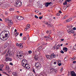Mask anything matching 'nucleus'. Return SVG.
I'll use <instances>...</instances> for the list:
<instances>
[{"label": "nucleus", "instance_id": "f257e3e1", "mask_svg": "<svg viewBox=\"0 0 76 76\" xmlns=\"http://www.w3.org/2000/svg\"><path fill=\"white\" fill-rule=\"evenodd\" d=\"M5 31H2L0 34V39L1 40L5 41L7 39L9 36L8 35V34L5 33Z\"/></svg>", "mask_w": 76, "mask_h": 76}, {"label": "nucleus", "instance_id": "f03ea898", "mask_svg": "<svg viewBox=\"0 0 76 76\" xmlns=\"http://www.w3.org/2000/svg\"><path fill=\"white\" fill-rule=\"evenodd\" d=\"M23 52L21 51L19 53V54H18L17 55V57L18 58H20V59H22L23 58Z\"/></svg>", "mask_w": 76, "mask_h": 76}, {"label": "nucleus", "instance_id": "7ed1b4c3", "mask_svg": "<svg viewBox=\"0 0 76 76\" xmlns=\"http://www.w3.org/2000/svg\"><path fill=\"white\" fill-rule=\"evenodd\" d=\"M22 3L19 0H18L14 4V6L15 7H20L22 6Z\"/></svg>", "mask_w": 76, "mask_h": 76}, {"label": "nucleus", "instance_id": "20e7f679", "mask_svg": "<svg viewBox=\"0 0 76 76\" xmlns=\"http://www.w3.org/2000/svg\"><path fill=\"white\" fill-rule=\"evenodd\" d=\"M35 66L36 69L38 70H40L41 67V64L38 62H36L35 63Z\"/></svg>", "mask_w": 76, "mask_h": 76}, {"label": "nucleus", "instance_id": "39448f33", "mask_svg": "<svg viewBox=\"0 0 76 76\" xmlns=\"http://www.w3.org/2000/svg\"><path fill=\"white\" fill-rule=\"evenodd\" d=\"M27 64V60H26L25 59H24L22 61L21 65L22 66H24L26 64Z\"/></svg>", "mask_w": 76, "mask_h": 76}, {"label": "nucleus", "instance_id": "423d86ee", "mask_svg": "<svg viewBox=\"0 0 76 76\" xmlns=\"http://www.w3.org/2000/svg\"><path fill=\"white\" fill-rule=\"evenodd\" d=\"M5 52H7V53L5 56V57H8V56H10L11 55V53H9V50L6 49L5 50Z\"/></svg>", "mask_w": 76, "mask_h": 76}, {"label": "nucleus", "instance_id": "0eeeda50", "mask_svg": "<svg viewBox=\"0 0 76 76\" xmlns=\"http://www.w3.org/2000/svg\"><path fill=\"white\" fill-rule=\"evenodd\" d=\"M23 66L24 68H26L27 69H29L30 68V66H29V65L28 64V63H27V64L25 65L24 66V65Z\"/></svg>", "mask_w": 76, "mask_h": 76}, {"label": "nucleus", "instance_id": "6e6552de", "mask_svg": "<svg viewBox=\"0 0 76 76\" xmlns=\"http://www.w3.org/2000/svg\"><path fill=\"white\" fill-rule=\"evenodd\" d=\"M67 32L69 34H74L75 31L71 29H68L67 30Z\"/></svg>", "mask_w": 76, "mask_h": 76}, {"label": "nucleus", "instance_id": "1a4fd4ad", "mask_svg": "<svg viewBox=\"0 0 76 76\" xmlns=\"http://www.w3.org/2000/svg\"><path fill=\"white\" fill-rule=\"evenodd\" d=\"M56 55L54 54V53H52L51 54L50 58L51 59V60H52V58H56Z\"/></svg>", "mask_w": 76, "mask_h": 76}, {"label": "nucleus", "instance_id": "9d476101", "mask_svg": "<svg viewBox=\"0 0 76 76\" xmlns=\"http://www.w3.org/2000/svg\"><path fill=\"white\" fill-rule=\"evenodd\" d=\"M12 60V59L10 58L7 57L5 58L6 61H11Z\"/></svg>", "mask_w": 76, "mask_h": 76}, {"label": "nucleus", "instance_id": "9b49d317", "mask_svg": "<svg viewBox=\"0 0 76 76\" xmlns=\"http://www.w3.org/2000/svg\"><path fill=\"white\" fill-rule=\"evenodd\" d=\"M71 76H76V74L74 71H71Z\"/></svg>", "mask_w": 76, "mask_h": 76}, {"label": "nucleus", "instance_id": "f8f14e48", "mask_svg": "<svg viewBox=\"0 0 76 76\" xmlns=\"http://www.w3.org/2000/svg\"><path fill=\"white\" fill-rule=\"evenodd\" d=\"M9 69H10V67H9V66L8 65H6L5 70H6L7 71H8V70H9Z\"/></svg>", "mask_w": 76, "mask_h": 76}, {"label": "nucleus", "instance_id": "ddd939ff", "mask_svg": "<svg viewBox=\"0 0 76 76\" xmlns=\"http://www.w3.org/2000/svg\"><path fill=\"white\" fill-rule=\"evenodd\" d=\"M38 58V56L36 55H35L34 56V60H37Z\"/></svg>", "mask_w": 76, "mask_h": 76}, {"label": "nucleus", "instance_id": "4468645a", "mask_svg": "<svg viewBox=\"0 0 76 76\" xmlns=\"http://www.w3.org/2000/svg\"><path fill=\"white\" fill-rule=\"evenodd\" d=\"M63 50L65 52H67V48L66 47H64L63 48Z\"/></svg>", "mask_w": 76, "mask_h": 76}, {"label": "nucleus", "instance_id": "2eb2a0df", "mask_svg": "<svg viewBox=\"0 0 76 76\" xmlns=\"http://www.w3.org/2000/svg\"><path fill=\"white\" fill-rule=\"evenodd\" d=\"M9 45V44L7 43H6L4 46V48H6V47H8Z\"/></svg>", "mask_w": 76, "mask_h": 76}, {"label": "nucleus", "instance_id": "dca6fc26", "mask_svg": "<svg viewBox=\"0 0 76 76\" xmlns=\"http://www.w3.org/2000/svg\"><path fill=\"white\" fill-rule=\"evenodd\" d=\"M51 4V3L50 2V3H46L45 4V6L46 7H48V5H49V4Z\"/></svg>", "mask_w": 76, "mask_h": 76}, {"label": "nucleus", "instance_id": "f3484780", "mask_svg": "<svg viewBox=\"0 0 76 76\" xmlns=\"http://www.w3.org/2000/svg\"><path fill=\"white\" fill-rule=\"evenodd\" d=\"M1 68H0V71H2V69H3V67H4V65H3V64L1 65Z\"/></svg>", "mask_w": 76, "mask_h": 76}, {"label": "nucleus", "instance_id": "a211bd4d", "mask_svg": "<svg viewBox=\"0 0 76 76\" xmlns=\"http://www.w3.org/2000/svg\"><path fill=\"white\" fill-rule=\"evenodd\" d=\"M46 58H47V59H49V60H51V57H50V58L49 55H46Z\"/></svg>", "mask_w": 76, "mask_h": 76}, {"label": "nucleus", "instance_id": "6ab92c4d", "mask_svg": "<svg viewBox=\"0 0 76 76\" xmlns=\"http://www.w3.org/2000/svg\"><path fill=\"white\" fill-rule=\"evenodd\" d=\"M8 22L10 23H11V24H13V22L12 21V20H8Z\"/></svg>", "mask_w": 76, "mask_h": 76}, {"label": "nucleus", "instance_id": "aec40b11", "mask_svg": "<svg viewBox=\"0 0 76 76\" xmlns=\"http://www.w3.org/2000/svg\"><path fill=\"white\" fill-rule=\"evenodd\" d=\"M47 39H50L51 40H52L53 39L52 38L50 37V36L49 35L48 37H47Z\"/></svg>", "mask_w": 76, "mask_h": 76}, {"label": "nucleus", "instance_id": "412c9836", "mask_svg": "<svg viewBox=\"0 0 76 76\" xmlns=\"http://www.w3.org/2000/svg\"><path fill=\"white\" fill-rule=\"evenodd\" d=\"M41 47H39V48H38L37 49V50L38 51H40L41 50Z\"/></svg>", "mask_w": 76, "mask_h": 76}, {"label": "nucleus", "instance_id": "4be33fe9", "mask_svg": "<svg viewBox=\"0 0 76 76\" xmlns=\"http://www.w3.org/2000/svg\"><path fill=\"white\" fill-rule=\"evenodd\" d=\"M71 20H72V18H70L66 20V22H70V21H71Z\"/></svg>", "mask_w": 76, "mask_h": 76}, {"label": "nucleus", "instance_id": "5701e85b", "mask_svg": "<svg viewBox=\"0 0 76 76\" xmlns=\"http://www.w3.org/2000/svg\"><path fill=\"white\" fill-rule=\"evenodd\" d=\"M72 25H69L68 26L67 28H69V29H70L71 28H72Z\"/></svg>", "mask_w": 76, "mask_h": 76}, {"label": "nucleus", "instance_id": "b1692460", "mask_svg": "<svg viewBox=\"0 0 76 76\" xmlns=\"http://www.w3.org/2000/svg\"><path fill=\"white\" fill-rule=\"evenodd\" d=\"M53 70H54V69L52 68L50 69V71L51 73L53 72Z\"/></svg>", "mask_w": 76, "mask_h": 76}, {"label": "nucleus", "instance_id": "393cba45", "mask_svg": "<svg viewBox=\"0 0 76 76\" xmlns=\"http://www.w3.org/2000/svg\"><path fill=\"white\" fill-rule=\"evenodd\" d=\"M12 75H13V76H17L16 73L15 72H13L12 73Z\"/></svg>", "mask_w": 76, "mask_h": 76}, {"label": "nucleus", "instance_id": "a878e982", "mask_svg": "<svg viewBox=\"0 0 76 76\" xmlns=\"http://www.w3.org/2000/svg\"><path fill=\"white\" fill-rule=\"evenodd\" d=\"M30 26V24H28L26 28H27V29H29V28H30V27H29Z\"/></svg>", "mask_w": 76, "mask_h": 76}, {"label": "nucleus", "instance_id": "bb28decb", "mask_svg": "<svg viewBox=\"0 0 76 76\" xmlns=\"http://www.w3.org/2000/svg\"><path fill=\"white\" fill-rule=\"evenodd\" d=\"M22 43H20L19 44V47H23V45H22Z\"/></svg>", "mask_w": 76, "mask_h": 76}, {"label": "nucleus", "instance_id": "cd10ccee", "mask_svg": "<svg viewBox=\"0 0 76 76\" xmlns=\"http://www.w3.org/2000/svg\"><path fill=\"white\" fill-rule=\"evenodd\" d=\"M17 18L18 20H20V16H18L17 17Z\"/></svg>", "mask_w": 76, "mask_h": 76}, {"label": "nucleus", "instance_id": "c85d7f7f", "mask_svg": "<svg viewBox=\"0 0 76 76\" xmlns=\"http://www.w3.org/2000/svg\"><path fill=\"white\" fill-rule=\"evenodd\" d=\"M29 54H31L32 53V51L31 50H29L28 51Z\"/></svg>", "mask_w": 76, "mask_h": 76}, {"label": "nucleus", "instance_id": "c756f323", "mask_svg": "<svg viewBox=\"0 0 76 76\" xmlns=\"http://www.w3.org/2000/svg\"><path fill=\"white\" fill-rule=\"evenodd\" d=\"M59 48H60V45H58L56 48V49L58 50V49H59Z\"/></svg>", "mask_w": 76, "mask_h": 76}, {"label": "nucleus", "instance_id": "7c9ffc66", "mask_svg": "<svg viewBox=\"0 0 76 76\" xmlns=\"http://www.w3.org/2000/svg\"><path fill=\"white\" fill-rule=\"evenodd\" d=\"M67 1H66L65 2H64L63 4H64V5H66V4H67Z\"/></svg>", "mask_w": 76, "mask_h": 76}, {"label": "nucleus", "instance_id": "2f4dec72", "mask_svg": "<svg viewBox=\"0 0 76 76\" xmlns=\"http://www.w3.org/2000/svg\"><path fill=\"white\" fill-rule=\"evenodd\" d=\"M19 35V33L18 32H16L15 33V36H17Z\"/></svg>", "mask_w": 76, "mask_h": 76}, {"label": "nucleus", "instance_id": "473e14b6", "mask_svg": "<svg viewBox=\"0 0 76 76\" xmlns=\"http://www.w3.org/2000/svg\"><path fill=\"white\" fill-rule=\"evenodd\" d=\"M12 24H11L10 23H9L8 24V26L10 27H11L12 26Z\"/></svg>", "mask_w": 76, "mask_h": 76}, {"label": "nucleus", "instance_id": "72a5a7b5", "mask_svg": "<svg viewBox=\"0 0 76 76\" xmlns=\"http://www.w3.org/2000/svg\"><path fill=\"white\" fill-rule=\"evenodd\" d=\"M23 19H24L23 17H20V20H23Z\"/></svg>", "mask_w": 76, "mask_h": 76}, {"label": "nucleus", "instance_id": "f704fd0d", "mask_svg": "<svg viewBox=\"0 0 76 76\" xmlns=\"http://www.w3.org/2000/svg\"><path fill=\"white\" fill-rule=\"evenodd\" d=\"M74 50H76V44L74 46Z\"/></svg>", "mask_w": 76, "mask_h": 76}, {"label": "nucleus", "instance_id": "c9c22d12", "mask_svg": "<svg viewBox=\"0 0 76 76\" xmlns=\"http://www.w3.org/2000/svg\"><path fill=\"white\" fill-rule=\"evenodd\" d=\"M14 10V9L13 8H12L10 9V11H12V10Z\"/></svg>", "mask_w": 76, "mask_h": 76}, {"label": "nucleus", "instance_id": "e433bc0d", "mask_svg": "<svg viewBox=\"0 0 76 76\" xmlns=\"http://www.w3.org/2000/svg\"><path fill=\"white\" fill-rule=\"evenodd\" d=\"M23 39L24 41L26 40V37H23Z\"/></svg>", "mask_w": 76, "mask_h": 76}, {"label": "nucleus", "instance_id": "4c0bfd02", "mask_svg": "<svg viewBox=\"0 0 76 76\" xmlns=\"http://www.w3.org/2000/svg\"><path fill=\"white\" fill-rule=\"evenodd\" d=\"M34 17L35 18H36V19H38V17L37 16V15H35Z\"/></svg>", "mask_w": 76, "mask_h": 76}, {"label": "nucleus", "instance_id": "58836bf2", "mask_svg": "<svg viewBox=\"0 0 76 76\" xmlns=\"http://www.w3.org/2000/svg\"><path fill=\"white\" fill-rule=\"evenodd\" d=\"M58 66H61V63H58Z\"/></svg>", "mask_w": 76, "mask_h": 76}, {"label": "nucleus", "instance_id": "ea45409f", "mask_svg": "<svg viewBox=\"0 0 76 76\" xmlns=\"http://www.w3.org/2000/svg\"><path fill=\"white\" fill-rule=\"evenodd\" d=\"M67 58L66 57L65 58H64V60H65V61H67Z\"/></svg>", "mask_w": 76, "mask_h": 76}, {"label": "nucleus", "instance_id": "a19ab883", "mask_svg": "<svg viewBox=\"0 0 76 76\" xmlns=\"http://www.w3.org/2000/svg\"><path fill=\"white\" fill-rule=\"evenodd\" d=\"M60 53H62V54H64V51H63V50H61Z\"/></svg>", "mask_w": 76, "mask_h": 76}, {"label": "nucleus", "instance_id": "79ce46f5", "mask_svg": "<svg viewBox=\"0 0 76 76\" xmlns=\"http://www.w3.org/2000/svg\"><path fill=\"white\" fill-rule=\"evenodd\" d=\"M42 16H40L39 17V19H42Z\"/></svg>", "mask_w": 76, "mask_h": 76}, {"label": "nucleus", "instance_id": "37998d69", "mask_svg": "<svg viewBox=\"0 0 76 76\" xmlns=\"http://www.w3.org/2000/svg\"><path fill=\"white\" fill-rule=\"evenodd\" d=\"M4 74H5V75H7V76H9V75L8 74H7L6 72H4Z\"/></svg>", "mask_w": 76, "mask_h": 76}, {"label": "nucleus", "instance_id": "c03bdc74", "mask_svg": "<svg viewBox=\"0 0 76 76\" xmlns=\"http://www.w3.org/2000/svg\"><path fill=\"white\" fill-rule=\"evenodd\" d=\"M73 29V30H76V27H74L72 28Z\"/></svg>", "mask_w": 76, "mask_h": 76}, {"label": "nucleus", "instance_id": "a18cd8bd", "mask_svg": "<svg viewBox=\"0 0 76 76\" xmlns=\"http://www.w3.org/2000/svg\"><path fill=\"white\" fill-rule=\"evenodd\" d=\"M67 18V16H64V19H66V18Z\"/></svg>", "mask_w": 76, "mask_h": 76}, {"label": "nucleus", "instance_id": "49530a36", "mask_svg": "<svg viewBox=\"0 0 76 76\" xmlns=\"http://www.w3.org/2000/svg\"><path fill=\"white\" fill-rule=\"evenodd\" d=\"M16 46H18L19 47V43H17L16 44Z\"/></svg>", "mask_w": 76, "mask_h": 76}, {"label": "nucleus", "instance_id": "de8ad7c7", "mask_svg": "<svg viewBox=\"0 0 76 76\" xmlns=\"http://www.w3.org/2000/svg\"><path fill=\"white\" fill-rule=\"evenodd\" d=\"M59 13H60L61 14L62 13V12H61V10H60L59 11H58Z\"/></svg>", "mask_w": 76, "mask_h": 76}, {"label": "nucleus", "instance_id": "09e8293b", "mask_svg": "<svg viewBox=\"0 0 76 76\" xmlns=\"http://www.w3.org/2000/svg\"><path fill=\"white\" fill-rule=\"evenodd\" d=\"M66 1L68 2H69V1H72V0H66Z\"/></svg>", "mask_w": 76, "mask_h": 76}, {"label": "nucleus", "instance_id": "8fccbe9b", "mask_svg": "<svg viewBox=\"0 0 76 76\" xmlns=\"http://www.w3.org/2000/svg\"><path fill=\"white\" fill-rule=\"evenodd\" d=\"M5 20H6V21H7V20L8 21L9 20V18H6L5 19Z\"/></svg>", "mask_w": 76, "mask_h": 76}, {"label": "nucleus", "instance_id": "3c124183", "mask_svg": "<svg viewBox=\"0 0 76 76\" xmlns=\"http://www.w3.org/2000/svg\"><path fill=\"white\" fill-rule=\"evenodd\" d=\"M57 16H59L60 15V13H58L56 14Z\"/></svg>", "mask_w": 76, "mask_h": 76}, {"label": "nucleus", "instance_id": "603ef678", "mask_svg": "<svg viewBox=\"0 0 76 76\" xmlns=\"http://www.w3.org/2000/svg\"><path fill=\"white\" fill-rule=\"evenodd\" d=\"M10 65H11V66H13V64L12 63H10Z\"/></svg>", "mask_w": 76, "mask_h": 76}, {"label": "nucleus", "instance_id": "864d4df0", "mask_svg": "<svg viewBox=\"0 0 76 76\" xmlns=\"http://www.w3.org/2000/svg\"><path fill=\"white\" fill-rule=\"evenodd\" d=\"M22 33H20V37H22Z\"/></svg>", "mask_w": 76, "mask_h": 76}, {"label": "nucleus", "instance_id": "5fc2aeb1", "mask_svg": "<svg viewBox=\"0 0 76 76\" xmlns=\"http://www.w3.org/2000/svg\"><path fill=\"white\" fill-rule=\"evenodd\" d=\"M45 23L46 25H48V22H46Z\"/></svg>", "mask_w": 76, "mask_h": 76}, {"label": "nucleus", "instance_id": "6e6d98bb", "mask_svg": "<svg viewBox=\"0 0 76 76\" xmlns=\"http://www.w3.org/2000/svg\"><path fill=\"white\" fill-rule=\"evenodd\" d=\"M48 25L49 26H52V25H51V24L49 23L48 24Z\"/></svg>", "mask_w": 76, "mask_h": 76}, {"label": "nucleus", "instance_id": "4d7b16f0", "mask_svg": "<svg viewBox=\"0 0 76 76\" xmlns=\"http://www.w3.org/2000/svg\"><path fill=\"white\" fill-rule=\"evenodd\" d=\"M49 33L50 34H51V31H49Z\"/></svg>", "mask_w": 76, "mask_h": 76}, {"label": "nucleus", "instance_id": "13d9d810", "mask_svg": "<svg viewBox=\"0 0 76 76\" xmlns=\"http://www.w3.org/2000/svg\"><path fill=\"white\" fill-rule=\"evenodd\" d=\"M76 60V57H74L73 58V60Z\"/></svg>", "mask_w": 76, "mask_h": 76}, {"label": "nucleus", "instance_id": "bf43d9fd", "mask_svg": "<svg viewBox=\"0 0 76 76\" xmlns=\"http://www.w3.org/2000/svg\"><path fill=\"white\" fill-rule=\"evenodd\" d=\"M56 69H54V70H53V72H56Z\"/></svg>", "mask_w": 76, "mask_h": 76}, {"label": "nucleus", "instance_id": "052dcab7", "mask_svg": "<svg viewBox=\"0 0 76 76\" xmlns=\"http://www.w3.org/2000/svg\"><path fill=\"white\" fill-rule=\"evenodd\" d=\"M33 72L34 73H35V70L34 69H33Z\"/></svg>", "mask_w": 76, "mask_h": 76}, {"label": "nucleus", "instance_id": "680f3d73", "mask_svg": "<svg viewBox=\"0 0 76 76\" xmlns=\"http://www.w3.org/2000/svg\"><path fill=\"white\" fill-rule=\"evenodd\" d=\"M73 63H76V61H73Z\"/></svg>", "mask_w": 76, "mask_h": 76}, {"label": "nucleus", "instance_id": "e2e57ef3", "mask_svg": "<svg viewBox=\"0 0 76 76\" xmlns=\"http://www.w3.org/2000/svg\"><path fill=\"white\" fill-rule=\"evenodd\" d=\"M56 46H55L54 47V50H55V49H56Z\"/></svg>", "mask_w": 76, "mask_h": 76}, {"label": "nucleus", "instance_id": "0e129e2a", "mask_svg": "<svg viewBox=\"0 0 76 76\" xmlns=\"http://www.w3.org/2000/svg\"><path fill=\"white\" fill-rule=\"evenodd\" d=\"M46 33L47 34H48V33H49V31H46Z\"/></svg>", "mask_w": 76, "mask_h": 76}, {"label": "nucleus", "instance_id": "69168bd1", "mask_svg": "<svg viewBox=\"0 0 76 76\" xmlns=\"http://www.w3.org/2000/svg\"><path fill=\"white\" fill-rule=\"evenodd\" d=\"M26 54L27 55H29V53H28V52H26Z\"/></svg>", "mask_w": 76, "mask_h": 76}, {"label": "nucleus", "instance_id": "338daca9", "mask_svg": "<svg viewBox=\"0 0 76 76\" xmlns=\"http://www.w3.org/2000/svg\"><path fill=\"white\" fill-rule=\"evenodd\" d=\"M27 38H29V35L28 34L27 36Z\"/></svg>", "mask_w": 76, "mask_h": 76}, {"label": "nucleus", "instance_id": "774afa93", "mask_svg": "<svg viewBox=\"0 0 76 76\" xmlns=\"http://www.w3.org/2000/svg\"><path fill=\"white\" fill-rule=\"evenodd\" d=\"M25 31H27V30H28V28H25Z\"/></svg>", "mask_w": 76, "mask_h": 76}]
</instances>
